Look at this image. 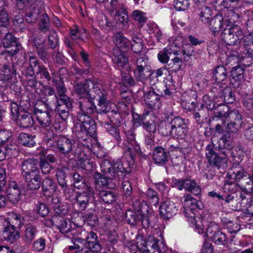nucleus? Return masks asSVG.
Segmentation results:
<instances>
[{
  "mask_svg": "<svg viewBox=\"0 0 253 253\" xmlns=\"http://www.w3.org/2000/svg\"><path fill=\"white\" fill-rule=\"evenodd\" d=\"M36 77L49 83L52 79L47 68L44 65H39L36 70Z\"/></svg>",
  "mask_w": 253,
  "mask_h": 253,
  "instance_id": "nucleus-44",
  "label": "nucleus"
},
{
  "mask_svg": "<svg viewBox=\"0 0 253 253\" xmlns=\"http://www.w3.org/2000/svg\"><path fill=\"white\" fill-rule=\"evenodd\" d=\"M96 96L94 94L84 97L83 101H79V112L87 113L88 115L92 114L94 112L96 106L94 103V100L96 99Z\"/></svg>",
  "mask_w": 253,
  "mask_h": 253,
  "instance_id": "nucleus-23",
  "label": "nucleus"
},
{
  "mask_svg": "<svg viewBox=\"0 0 253 253\" xmlns=\"http://www.w3.org/2000/svg\"><path fill=\"white\" fill-rule=\"evenodd\" d=\"M82 192H77L75 200L79 208L84 210L90 204L95 201L94 190L90 186L83 188Z\"/></svg>",
  "mask_w": 253,
  "mask_h": 253,
  "instance_id": "nucleus-6",
  "label": "nucleus"
},
{
  "mask_svg": "<svg viewBox=\"0 0 253 253\" xmlns=\"http://www.w3.org/2000/svg\"><path fill=\"white\" fill-rule=\"evenodd\" d=\"M104 124L107 131L113 135L117 141H120L121 136L120 134V131L118 128L119 126H116L114 125H110L108 121H104Z\"/></svg>",
  "mask_w": 253,
  "mask_h": 253,
  "instance_id": "nucleus-55",
  "label": "nucleus"
},
{
  "mask_svg": "<svg viewBox=\"0 0 253 253\" xmlns=\"http://www.w3.org/2000/svg\"><path fill=\"white\" fill-rule=\"evenodd\" d=\"M211 239L215 245L224 247H227L232 241L227 235L221 230L214 232Z\"/></svg>",
  "mask_w": 253,
  "mask_h": 253,
  "instance_id": "nucleus-26",
  "label": "nucleus"
},
{
  "mask_svg": "<svg viewBox=\"0 0 253 253\" xmlns=\"http://www.w3.org/2000/svg\"><path fill=\"white\" fill-rule=\"evenodd\" d=\"M194 118L196 122L202 125L204 123L209 117V111L205 108L204 104H201L200 106L197 105L194 109Z\"/></svg>",
  "mask_w": 253,
  "mask_h": 253,
  "instance_id": "nucleus-30",
  "label": "nucleus"
},
{
  "mask_svg": "<svg viewBox=\"0 0 253 253\" xmlns=\"http://www.w3.org/2000/svg\"><path fill=\"white\" fill-rule=\"evenodd\" d=\"M11 217L8 219L7 225L5 227H9L11 229L19 230L23 224L21 221L20 216L15 213H12Z\"/></svg>",
  "mask_w": 253,
  "mask_h": 253,
  "instance_id": "nucleus-42",
  "label": "nucleus"
},
{
  "mask_svg": "<svg viewBox=\"0 0 253 253\" xmlns=\"http://www.w3.org/2000/svg\"><path fill=\"white\" fill-rule=\"evenodd\" d=\"M222 95L226 103L232 104L235 101V95L230 87L226 86L222 89Z\"/></svg>",
  "mask_w": 253,
  "mask_h": 253,
  "instance_id": "nucleus-48",
  "label": "nucleus"
},
{
  "mask_svg": "<svg viewBox=\"0 0 253 253\" xmlns=\"http://www.w3.org/2000/svg\"><path fill=\"white\" fill-rule=\"evenodd\" d=\"M174 8L178 10H185L188 9L190 5L189 0H174Z\"/></svg>",
  "mask_w": 253,
  "mask_h": 253,
  "instance_id": "nucleus-63",
  "label": "nucleus"
},
{
  "mask_svg": "<svg viewBox=\"0 0 253 253\" xmlns=\"http://www.w3.org/2000/svg\"><path fill=\"white\" fill-rule=\"evenodd\" d=\"M134 76L137 81L145 80L153 74L152 72L151 66L146 67H135L133 70Z\"/></svg>",
  "mask_w": 253,
  "mask_h": 253,
  "instance_id": "nucleus-34",
  "label": "nucleus"
},
{
  "mask_svg": "<svg viewBox=\"0 0 253 253\" xmlns=\"http://www.w3.org/2000/svg\"><path fill=\"white\" fill-rule=\"evenodd\" d=\"M41 7L36 3H31L26 12V21L28 23H35L41 17Z\"/></svg>",
  "mask_w": 253,
  "mask_h": 253,
  "instance_id": "nucleus-20",
  "label": "nucleus"
},
{
  "mask_svg": "<svg viewBox=\"0 0 253 253\" xmlns=\"http://www.w3.org/2000/svg\"><path fill=\"white\" fill-rule=\"evenodd\" d=\"M184 188L195 195H199L201 192V189L200 186L196 181L191 179L190 177H186L184 178Z\"/></svg>",
  "mask_w": 253,
  "mask_h": 253,
  "instance_id": "nucleus-35",
  "label": "nucleus"
},
{
  "mask_svg": "<svg viewBox=\"0 0 253 253\" xmlns=\"http://www.w3.org/2000/svg\"><path fill=\"white\" fill-rule=\"evenodd\" d=\"M93 93L96 96V99L98 101L99 106H105L108 103L106 92L100 84L98 83L96 85L94 89Z\"/></svg>",
  "mask_w": 253,
  "mask_h": 253,
  "instance_id": "nucleus-38",
  "label": "nucleus"
},
{
  "mask_svg": "<svg viewBox=\"0 0 253 253\" xmlns=\"http://www.w3.org/2000/svg\"><path fill=\"white\" fill-rule=\"evenodd\" d=\"M241 126V125L237 124L233 122L228 123L225 127V133L218 140L219 147L220 148H226L227 150H232L233 148V145L229 140L231 137V134L237 133Z\"/></svg>",
  "mask_w": 253,
  "mask_h": 253,
  "instance_id": "nucleus-10",
  "label": "nucleus"
},
{
  "mask_svg": "<svg viewBox=\"0 0 253 253\" xmlns=\"http://www.w3.org/2000/svg\"><path fill=\"white\" fill-rule=\"evenodd\" d=\"M53 211L55 212L54 215H61L63 216L68 212V209L66 205L62 203L56 204L53 206Z\"/></svg>",
  "mask_w": 253,
  "mask_h": 253,
  "instance_id": "nucleus-64",
  "label": "nucleus"
},
{
  "mask_svg": "<svg viewBox=\"0 0 253 253\" xmlns=\"http://www.w3.org/2000/svg\"><path fill=\"white\" fill-rule=\"evenodd\" d=\"M52 82L56 88L58 95L60 96L65 95V93L66 91V88L62 80L61 79L57 80L54 78H52Z\"/></svg>",
  "mask_w": 253,
  "mask_h": 253,
  "instance_id": "nucleus-60",
  "label": "nucleus"
},
{
  "mask_svg": "<svg viewBox=\"0 0 253 253\" xmlns=\"http://www.w3.org/2000/svg\"><path fill=\"white\" fill-rule=\"evenodd\" d=\"M17 139L20 144L28 148L35 147L38 145L35 135L22 132L19 134Z\"/></svg>",
  "mask_w": 253,
  "mask_h": 253,
  "instance_id": "nucleus-29",
  "label": "nucleus"
},
{
  "mask_svg": "<svg viewBox=\"0 0 253 253\" xmlns=\"http://www.w3.org/2000/svg\"><path fill=\"white\" fill-rule=\"evenodd\" d=\"M231 22L229 19L224 20L223 17L220 14L213 17L209 23V27L214 35L218 34L221 29L230 26Z\"/></svg>",
  "mask_w": 253,
  "mask_h": 253,
  "instance_id": "nucleus-13",
  "label": "nucleus"
},
{
  "mask_svg": "<svg viewBox=\"0 0 253 253\" xmlns=\"http://www.w3.org/2000/svg\"><path fill=\"white\" fill-rule=\"evenodd\" d=\"M126 52L119 49H112V61L119 68H124L128 65V58Z\"/></svg>",
  "mask_w": 253,
  "mask_h": 253,
  "instance_id": "nucleus-24",
  "label": "nucleus"
},
{
  "mask_svg": "<svg viewBox=\"0 0 253 253\" xmlns=\"http://www.w3.org/2000/svg\"><path fill=\"white\" fill-rule=\"evenodd\" d=\"M51 226H55L62 234H67L71 230V225L62 216L53 215L49 220Z\"/></svg>",
  "mask_w": 253,
  "mask_h": 253,
  "instance_id": "nucleus-18",
  "label": "nucleus"
},
{
  "mask_svg": "<svg viewBox=\"0 0 253 253\" xmlns=\"http://www.w3.org/2000/svg\"><path fill=\"white\" fill-rule=\"evenodd\" d=\"M188 121L179 116L170 118L172 128V137L182 139L187 136L188 132Z\"/></svg>",
  "mask_w": 253,
  "mask_h": 253,
  "instance_id": "nucleus-8",
  "label": "nucleus"
},
{
  "mask_svg": "<svg viewBox=\"0 0 253 253\" xmlns=\"http://www.w3.org/2000/svg\"><path fill=\"white\" fill-rule=\"evenodd\" d=\"M113 42L120 51H127L129 49L130 41L121 32L115 33L113 36Z\"/></svg>",
  "mask_w": 253,
  "mask_h": 253,
  "instance_id": "nucleus-28",
  "label": "nucleus"
},
{
  "mask_svg": "<svg viewBox=\"0 0 253 253\" xmlns=\"http://www.w3.org/2000/svg\"><path fill=\"white\" fill-rule=\"evenodd\" d=\"M53 59L58 66H67L68 65V59L59 51H55L53 53Z\"/></svg>",
  "mask_w": 253,
  "mask_h": 253,
  "instance_id": "nucleus-54",
  "label": "nucleus"
},
{
  "mask_svg": "<svg viewBox=\"0 0 253 253\" xmlns=\"http://www.w3.org/2000/svg\"><path fill=\"white\" fill-rule=\"evenodd\" d=\"M228 110L227 106L218 104L217 108H216L214 111L213 114L214 117L221 119L222 121H224L228 115Z\"/></svg>",
  "mask_w": 253,
  "mask_h": 253,
  "instance_id": "nucleus-52",
  "label": "nucleus"
},
{
  "mask_svg": "<svg viewBox=\"0 0 253 253\" xmlns=\"http://www.w3.org/2000/svg\"><path fill=\"white\" fill-rule=\"evenodd\" d=\"M17 63L6 62L3 65H0V81L7 82L18 75L21 78L19 73H17L16 65Z\"/></svg>",
  "mask_w": 253,
  "mask_h": 253,
  "instance_id": "nucleus-12",
  "label": "nucleus"
},
{
  "mask_svg": "<svg viewBox=\"0 0 253 253\" xmlns=\"http://www.w3.org/2000/svg\"><path fill=\"white\" fill-rule=\"evenodd\" d=\"M93 178L94 183L99 186H107L108 185V179H109L104 173L102 174L98 171H95L94 173Z\"/></svg>",
  "mask_w": 253,
  "mask_h": 253,
  "instance_id": "nucleus-51",
  "label": "nucleus"
},
{
  "mask_svg": "<svg viewBox=\"0 0 253 253\" xmlns=\"http://www.w3.org/2000/svg\"><path fill=\"white\" fill-rule=\"evenodd\" d=\"M243 37L242 30L240 26L233 25L225 27L221 33V39L223 42L229 45H234L238 41Z\"/></svg>",
  "mask_w": 253,
  "mask_h": 253,
  "instance_id": "nucleus-3",
  "label": "nucleus"
},
{
  "mask_svg": "<svg viewBox=\"0 0 253 253\" xmlns=\"http://www.w3.org/2000/svg\"><path fill=\"white\" fill-rule=\"evenodd\" d=\"M98 83L95 80L86 79L84 81L75 82L74 86L76 93L80 96L79 98L81 99L94 94V89Z\"/></svg>",
  "mask_w": 253,
  "mask_h": 253,
  "instance_id": "nucleus-7",
  "label": "nucleus"
},
{
  "mask_svg": "<svg viewBox=\"0 0 253 253\" xmlns=\"http://www.w3.org/2000/svg\"><path fill=\"white\" fill-rule=\"evenodd\" d=\"M3 238L12 243L20 238L19 230L11 229L9 227H4L2 231Z\"/></svg>",
  "mask_w": 253,
  "mask_h": 253,
  "instance_id": "nucleus-40",
  "label": "nucleus"
},
{
  "mask_svg": "<svg viewBox=\"0 0 253 253\" xmlns=\"http://www.w3.org/2000/svg\"><path fill=\"white\" fill-rule=\"evenodd\" d=\"M218 149L221 153V155L216 153L212 148L211 145H209L206 149V156L208 161L211 166L216 167L218 169L222 167H227L228 160L226 154L230 150H227L226 148H220L219 143L218 142Z\"/></svg>",
  "mask_w": 253,
  "mask_h": 253,
  "instance_id": "nucleus-2",
  "label": "nucleus"
},
{
  "mask_svg": "<svg viewBox=\"0 0 253 253\" xmlns=\"http://www.w3.org/2000/svg\"><path fill=\"white\" fill-rule=\"evenodd\" d=\"M55 110L58 112L61 119L66 121L69 117L70 109L57 102Z\"/></svg>",
  "mask_w": 253,
  "mask_h": 253,
  "instance_id": "nucleus-56",
  "label": "nucleus"
},
{
  "mask_svg": "<svg viewBox=\"0 0 253 253\" xmlns=\"http://www.w3.org/2000/svg\"><path fill=\"white\" fill-rule=\"evenodd\" d=\"M155 215L153 211L146 210V213L143 212L142 210L139 214V221L141 222L144 228H147L153 226Z\"/></svg>",
  "mask_w": 253,
  "mask_h": 253,
  "instance_id": "nucleus-36",
  "label": "nucleus"
},
{
  "mask_svg": "<svg viewBox=\"0 0 253 253\" xmlns=\"http://www.w3.org/2000/svg\"><path fill=\"white\" fill-rule=\"evenodd\" d=\"M2 46L4 48L14 49L19 52L22 47L19 41V39L12 33L8 32L1 38Z\"/></svg>",
  "mask_w": 253,
  "mask_h": 253,
  "instance_id": "nucleus-15",
  "label": "nucleus"
},
{
  "mask_svg": "<svg viewBox=\"0 0 253 253\" xmlns=\"http://www.w3.org/2000/svg\"><path fill=\"white\" fill-rule=\"evenodd\" d=\"M136 240L137 247L141 253H149V252L154 251L155 249L159 247V240L153 235L144 238L142 235H138Z\"/></svg>",
  "mask_w": 253,
  "mask_h": 253,
  "instance_id": "nucleus-9",
  "label": "nucleus"
},
{
  "mask_svg": "<svg viewBox=\"0 0 253 253\" xmlns=\"http://www.w3.org/2000/svg\"><path fill=\"white\" fill-rule=\"evenodd\" d=\"M163 95V91L151 87L148 91L144 93V101L150 108L158 109L161 106L160 96Z\"/></svg>",
  "mask_w": 253,
  "mask_h": 253,
  "instance_id": "nucleus-11",
  "label": "nucleus"
},
{
  "mask_svg": "<svg viewBox=\"0 0 253 253\" xmlns=\"http://www.w3.org/2000/svg\"><path fill=\"white\" fill-rule=\"evenodd\" d=\"M70 176L73 179L72 186L75 188H83L89 186L86 184L84 177L82 173H80L76 170H73L70 172Z\"/></svg>",
  "mask_w": 253,
  "mask_h": 253,
  "instance_id": "nucleus-32",
  "label": "nucleus"
},
{
  "mask_svg": "<svg viewBox=\"0 0 253 253\" xmlns=\"http://www.w3.org/2000/svg\"><path fill=\"white\" fill-rule=\"evenodd\" d=\"M20 167L21 175L24 179L41 175L37 159L29 158L24 160Z\"/></svg>",
  "mask_w": 253,
  "mask_h": 253,
  "instance_id": "nucleus-5",
  "label": "nucleus"
},
{
  "mask_svg": "<svg viewBox=\"0 0 253 253\" xmlns=\"http://www.w3.org/2000/svg\"><path fill=\"white\" fill-rule=\"evenodd\" d=\"M77 164L83 169L90 171L93 167V163L90 159L80 158L77 161Z\"/></svg>",
  "mask_w": 253,
  "mask_h": 253,
  "instance_id": "nucleus-58",
  "label": "nucleus"
},
{
  "mask_svg": "<svg viewBox=\"0 0 253 253\" xmlns=\"http://www.w3.org/2000/svg\"><path fill=\"white\" fill-rule=\"evenodd\" d=\"M182 65V61L181 58L175 56L173 58L171 59L168 64L169 69H171V71L176 72L179 71Z\"/></svg>",
  "mask_w": 253,
  "mask_h": 253,
  "instance_id": "nucleus-53",
  "label": "nucleus"
},
{
  "mask_svg": "<svg viewBox=\"0 0 253 253\" xmlns=\"http://www.w3.org/2000/svg\"><path fill=\"white\" fill-rule=\"evenodd\" d=\"M99 197L106 204H112L116 202L118 194L114 190H102L99 191Z\"/></svg>",
  "mask_w": 253,
  "mask_h": 253,
  "instance_id": "nucleus-31",
  "label": "nucleus"
},
{
  "mask_svg": "<svg viewBox=\"0 0 253 253\" xmlns=\"http://www.w3.org/2000/svg\"><path fill=\"white\" fill-rule=\"evenodd\" d=\"M232 177H234V180L236 182H238L241 179L246 178L249 180V177H250V174L245 171L243 169H241L240 170L234 171Z\"/></svg>",
  "mask_w": 253,
  "mask_h": 253,
  "instance_id": "nucleus-62",
  "label": "nucleus"
},
{
  "mask_svg": "<svg viewBox=\"0 0 253 253\" xmlns=\"http://www.w3.org/2000/svg\"><path fill=\"white\" fill-rule=\"evenodd\" d=\"M84 223L91 227H96L98 225L99 221L97 215L95 212H89L83 216Z\"/></svg>",
  "mask_w": 253,
  "mask_h": 253,
  "instance_id": "nucleus-43",
  "label": "nucleus"
},
{
  "mask_svg": "<svg viewBox=\"0 0 253 253\" xmlns=\"http://www.w3.org/2000/svg\"><path fill=\"white\" fill-rule=\"evenodd\" d=\"M200 10V12L199 15L201 21L205 24H209L211 19L210 17L211 11L210 8L208 6H205L201 8Z\"/></svg>",
  "mask_w": 253,
  "mask_h": 253,
  "instance_id": "nucleus-57",
  "label": "nucleus"
},
{
  "mask_svg": "<svg viewBox=\"0 0 253 253\" xmlns=\"http://www.w3.org/2000/svg\"><path fill=\"white\" fill-rule=\"evenodd\" d=\"M170 118L166 117L165 118L168 120V122L166 121L162 122L160 126V131L163 136H168L171 135L172 136V128L170 123Z\"/></svg>",
  "mask_w": 253,
  "mask_h": 253,
  "instance_id": "nucleus-45",
  "label": "nucleus"
},
{
  "mask_svg": "<svg viewBox=\"0 0 253 253\" xmlns=\"http://www.w3.org/2000/svg\"><path fill=\"white\" fill-rule=\"evenodd\" d=\"M37 233V228L35 226L30 225L28 226L25 231V241L30 244L34 239Z\"/></svg>",
  "mask_w": 253,
  "mask_h": 253,
  "instance_id": "nucleus-49",
  "label": "nucleus"
},
{
  "mask_svg": "<svg viewBox=\"0 0 253 253\" xmlns=\"http://www.w3.org/2000/svg\"><path fill=\"white\" fill-rule=\"evenodd\" d=\"M27 189L31 191H37L39 190L42 184V175L31 177L25 179Z\"/></svg>",
  "mask_w": 253,
  "mask_h": 253,
  "instance_id": "nucleus-39",
  "label": "nucleus"
},
{
  "mask_svg": "<svg viewBox=\"0 0 253 253\" xmlns=\"http://www.w3.org/2000/svg\"><path fill=\"white\" fill-rule=\"evenodd\" d=\"M2 148H3L4 153L8 159L16 157L19 154V147L17 144L13 141H10L2 145Z\"/></svg>",
  "mask_w": 253,
  "mask_h": 253,
  "instance_id": "nucleus-37",
  "label": "nucleus"
},
{
  "mask_svg": "<svg viewBox=\"0 0 253 253\" xmlns=\"http://www.w3.org/2000/svg\"><path fill=\"white\" fill-rule=\"evenodd\" d=\"M39 166L40 169H41L42 172L44 174H49L51 171L54 169V167L52 165L48 163L47 161H44L42 159L40 158V162H39Z\"/></svg>",
  "mask_w": 253,
  "mask_h": 253,
  "instance_id": "nucleus-61",
  "label": "nucleus"
},
{
  "mask_svg": "<svg viewBox=\"0 0 253 253\" xmlns=\"http://www.w3.org/2000/svg\"><path fill=\"white\" fill-rule=\"evenodd\" d=\"M41 187L43 195L50 197L57 191V184L52 179L47 177L42 180Z\"/></svg>",
  "mask_w": 253,
  "mask_h": 253,
  "instance_id": "nucleus-25",
  "label": "nucleus"
},
{
  "mask_svg": "<svg viewBox=\"0 0 253 253\" xmlns=\"http://www.w3.org/2000/svg\"><path fill=\"white\" fill-rule=\"evenodd\" d=\"M77 137L78 141L84 147L89 148L91 144V138L88 132L84 133V131L77 130Z\"/></svg>",
  "mask_w": 253,
  "mask_h": 253,
  "instance_id": "nucleus-47",
  "label": "nucleus"
},
{
  "mask_svg": "<svg viewBox=\"0 0 253 253\" xmlns=\"http://www.w3.org/2000/svg\"><path fill=\"white\" fill-rule=\"evenodd\" d=\"M159 209L161 218L165 220L171 218L177 211L172 202H164L160 205Z\"/></svg>",
  "mask_w": 253,
  "mask_h": 253,
  "instance_id": "nucleus-16",
  "label": "nucleus"
},
{
  "mask_svg": "<svg viewBox=\"0 0 253 253\" xmlns=\"http://www.w3.org/2000/svg\"><path fill=\"white\" fill-rule=\"evenodd\" d=\"M35 121L33 115L25 111L21 110L16 118V124L21 127L28 128L32 127Z\"/></svg>",
  "mask_w": 253,
  "mask_h": 253,
  "instance_id": "nucleus-27",
  "label": "nucleus"
},
{
  "mask_svg": "<svg viewBox=\"0 0 253 253\" xmlns=\"http://www.w3.org/2000/svg\"><path fill=\"white\" fill-rule=\"evenodd\" d=\"M101 169V171L107 175L109 179H115L116 177L122 178L131 172V168L129 166L125 167L120 159L114 160L113 162L107 159L102 160Z\"/></svg>",
  "mask_w": 253,
  "mask_h": 253,
  "instance_id": "nucleus-1",
  "label": "nucleus"
},
{
  "mask_svg": "<svg viewBox=\"0 0 253 253\" xmlns=\"http://www.w3.org/2000/svg\"><path fill=\"white\" fill-rule=\"evenodd\" d=\"M109 124L116 126H120L121 124L122 117L118 111L112 110L108 112V116L107 118Z\"/></svg>",
  "mask_w": 253,
  "mask_h": 253,
  "instance_id": "nucleus-46",
  "label": "nucleus"
},
{
  "mask_svg": "<svg viewBox=\"0 0 253 253\" xmlns=\"http://www.w3.org/2000/svg\"><path fill=\"white\" fill-rule=\"evenodd\" d=\"M133 205L138 206L137 208H135V211L128 209L125 213V219L127 223L131 226L136 225L139 221V214L141 211V206L139 202H135Z\"/></svg>",
  "mask_w": 253,
  "mask_h": 253,
  "instance_id": "nucleus-21",
  "label": "nucleus"
},
{
  "mask_svg": "<svg viewBox=\"0 0 253 253\" xmlns=\"http://www.w3.org/2000/svg\"><path fill=\"white\" fill-rule=\"evenodd\" d=\"M68 175H70V169L66 167H62L56 169L55 176L57 183L64 192L67 191L68 188Z\"/></svg>",
  "mask_w": 253,
  "mask_h": 253,
  "instance_id": "nucleus-17",
  "label": "nucleus"
},
{
  "mask_svg": "<svg viewBox=\"0 0 253 253\" xmlns=\"http://www.w3.org/2000/svg\"><path fill=\"white\" fill-rule=\"evenodd\" d=\"M245 68L241 65H237L233 67L230 71L231 84L234 88H238L241 85V83L243 81L244 78Z\"/></svg>",
  "mask_w": 253,
  "mask_h": 253,
  "instance_id": "nucleus-19",
  "label": "nucleus"
},
{
  "mask_svg": "<svg viewBox=\"0 0 253 253\" xmlns=\"http://www.w3.org/2000/svg\"><path fill=\"white\" fill-rule=\"evenodd\" d=\"M78 121L80 122L78 125L80 129L84 133L88 132L92 137L96 135L97 125L94 120L87 113L78 112L77 115Z\"/></svg>",
  "mask_w": 253,
  "mask_h": 253,
  "instance_id": "nucleus-4",
  "label": "nucleus"
},
{
  "mask_svg": "<svg viewBox=\"0 0 253 253\" xmlns=\"http://www.w3.org/2000/svg\"><path fill=\"white\" fill-rule=\"evenodd\" d=\"M169 156V152L161 146L156 147L153 152V159L155 164L162 166L167 163Z\"/></svg>",
  "mask_w": 253,
  "mask_h": 253,
  "instance_id": "nucleus-22",
  "label": "nucleus"
},
{
  "mask_svg": "<svg viewBox=\"0 0 253 253\" xmlns=\"http://www.w3.org/2000/svg\"><path fill=\"white\" fill-rule=\"evenodd\" d=\"M228 77V72L223 65L217 66L213 73V77L217 83H221L225 81Z\"/></svg>",
  "mask_w": 253,
  "mask_h": 253,
  "instance_id": "nucleus-41",
  "label": "nucleus"
},
{
  "mask_svg": "<svg viewBox=\"0 0 253 253\" xmlns=\"http://www.w3.org/2000/svg\"><path fill=\"white\" fill-rule=\"evenodd\" d=\"M72 141L65 136L60 137L57 141V147L60 152L64 154L71 152L72 149Z\"/></svg>",
  "mask_w": 253,
  "mask_h": 253,
  "instance_id": "nucleus-33",
  "label": "nucleus"
},
{
  "mask_svg": "<svg viewBox=\"0 0 253 253\" xmlns=\"http://www.w3.org/2000/svg\"><path fill=\"white\" fill-rule=\"evenodd\" d=\"M48 43L51 49H54L58 46V38L55 31L50 32L48 37Z\"/></svg>",
  "mask_w": 253,
  "mask_h": 253,
  "instance_id": "nucleus-59",
  "label": "nucleus"
},
{
  "mask_svg": "<svg viewBox=\"0 0 253 253\" xmlns=\"http://www.w3.org/2000/svg\"><path fill=\"white\" fill-rule=\"evenodd\" d=\"M131 44V48L134 53L139 54L142 52L143 48L144 43L141 38L135 37L132 39Z\"/></svg>",
  "mask_w": 253,
  "mask_h": 253,
  "instance_id": "nucleus-50",
  "label": "nucleus"
},
{
  "mask_svg": "<svg viewBox=\"0 0 253 253\" xmlns=\"http://www.w3.org/2000/svg\"><path fill=\"white\" fill-rule=\"evenodd\" d=\"M4 188V190L9 202L13 204H17L21 197V191L17 184L15 181H10L8 187Z\"/></svg>",
  "mask_w": 253,
  "mask_h": 253,
  "instance_id": "nucleus-14",
  "label": "nucleus"
}]
</instances>
